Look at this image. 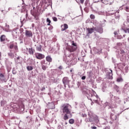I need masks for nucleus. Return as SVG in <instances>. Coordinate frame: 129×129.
<instances>
[{"label":"nucleus","instance_id":"f704fd0d","mask_svg":"<svg viewBox=\"0 0 129 129\" xmlns=\"http://www.w3.org/2000/svg\"><path fill=\"white\" fill-rule=\"evenodd\" d=\"M123 32H124V33H128V34H129V28H126V29H123Z\"/></svg>","mask_w":129,"mask_h":129},{"label":"nucleus","instance_id":"aec40b11","mask_svg":"<svg viewBox=\"0 0 129 129\" xmlns=\"http://www.w3.org/2000/svg\"><path fill=\"white\" fill-rule=\"evenodd\" d=\"M6 39H7V38L6 37V35H2L0 37L1 42H5V41H6Z\"/></svg>","mask_w":129,"mask_h":129},{"label":"nucleus","instance_id":"864d4df0","mask_svg":"<svg viewBox=\"0 0 129 129\" xmlns=\"http://www.w3.org/2000/svg\"><path fill=\"white\" fill-rule=\"evenodd\" d=\"M72 45H73V46H72L73 47H75V46H77V45H76V43H75L74 42L73 43Z\"/></svg>","mask_w":129,"mask_h":129},{"label":"nucleus","instance_id":"f03ea898","mask_svg":"<svg viewBox=\"0 0 129 129\" xmlns=\"http://www.w3.org/2000/svg\"><path fill=\"white\" fill-rule=\"evenodd\" d=\"M114 102L113 101H110L109 102H106L104 104V106H109V108H111L113 107H116L117 104H119L121 103V100L119 99V97H114Z\"/></svg>","mask_w":129,"mask_h":129},{"label":"nucleus","instance_id":"5fc2aeb1","mask_svg":"<svg viewBox=\"0 0 129 129\" xmlns=\"http://www.w3.org/2000/svg\"><path fill=\"white\" fill-rule=\"evenodd\" d=\"M102 23H103V24H105V23H106V20H103L102 21Z\"/></svg>","mask_w":129,"mask_h":129},{"label":"nucleus","instance_id":"c03bdc74","mask_svg":"<svg viewBox=\"0 0 129 129\" xmlns=\"http://www.w3.org/2000/svg\"><path fill=\"white\" fill-rule=\"evenodd\" d=\"M81 79H82V80H85V79H86V76H84L82 77Z\"/></svg>","mask_w":129,"mask_h":129},{"label":"nucleus","instance_id":"8fccbe9b","mask_svg":"<svg viewBox=\"0 0 129 129\" xmlns=\"http://www.w3.org/2000/svg\"><path fill=\"white\" fill-rule=\"evenodd\" d=\"M12 73H13V74H14L15 75L17 74V72H16L14 70H13Z\"/></svg>","mask_w":129,"mask_h":129},{"label":"nucleus","instance_id":"0eeeda50","mask_svg":"<svg viewBox=\"0 0 129 129\" xmlns=\"http://www.w3.org/2000/svg\"><path fill=\"white\" fill-rule=\"evenodd\" d=\"M62 81L64 87H66V85H68L70 82V80H69V78L67 77H64L62 79Z\"/></svg>","mask_w":129,"mask_h":129},{"label":"nucleus","instance_id":"9b49d317","mask_svg":"<svg viewBox=\"0 0 129 129\" xmlns=\"http://www.w3.org/2000/svg\"><path fill=\"white\" fill-rule=\"evenodd\" d=\"M94 3H98L101 2L102 4H104V5H108L109 3H110V0H93Z\"/></svg>","mask_w":129,"mask_h":129},{"label":"nucleus","instance_id":"ddd939ff","mask_svg":"<svg viewBox=\"0 0 129 129\" xmlns=\"http://www.w3.org/2000/svg\"><path fill=\"white\" fill-rule=\"evenodd\" d=\"M94 30L95 31L98 32V33H99L100 34H102V33H103V28H102V27H95Z\"/></svg>","mask_w":129,"mask_h":129},{"label":"nucleus","instance_id":"0e129e2a","mask_svg":"<svg viewBox=\"0 0 129 129\" xmlns=\"http://www.w3.org/2000/svg\"><path fill=\"white\" fill-rule=\"evenodd\" d=\"M17 60H20V56H18V57H17Z\"/></svg>","mask_w":129,"mask_h":129},{"label":"nucleus","instance_id":"e433bc0d","mask_svg":"<svg viewBox=\"0 0 129 129\" xmlns=\"http://www.w3.org/2000/svg\"><path fill=\"white\" fill-rule=\"evenodd\" d=\"M124 71H125V73H127V72H128V67H125Z\"/></svg>","mask_w":129,"mask_h":129},{"label":"nucleus","instance_id":"f3484780","mask_svg":"<svg viewBox=\"0 0 129 129\" xmlns=\"http://www.w3.org/2000/svg\"><path fill=\"white\" fill-rule=\"evenodd\" d=\"M61 28L62 31H65L67 30V29H68V25H67V24H64L63 25H62L61 26Z\"/></svg>","mask_w":129,"mask_h":129},{"label":"nucleus","instance_id":"de8ad7c7","mask_svg":"<svg viewBox=\"0 0 129 129\" xmlns=\"http://www.w3.org/2000/svg\"><path fill=\"white\" fill-rule=\"evenodd\" d=\"M117 45L119 46H121L122 44L120 42H118L117 43Z\"/></svg>","mask_w":129,"mask_h":129},{"label":"nucleus","instance_id":"f8f14e48","mask_svg":"<svg viewBox=\"0 0 129 129\" xmlns=\"http://www.w3.org/2000/svg\"><path fill=\"white\" fill-rule=\"evenodd\" d=\"M76 49H77V46H70L68 47V50L69 51V52H70L71 53H72V52H74L75 51H76Z\"/></svg>","mask_w":129,"mask_h":129},{"label":"nucleus","instance_id":"338daca9","mask_svg":"<svg viewBox=\"0 0 129 129\" xmlns=\"http://www.w3.org/2000/svg\"><path fill=\"white\" fill-rule=\"evenodd\" d=\"M77 84H78V87H79V83H78Z\"/></svg>","mask_w":129,"mask_h":129},{"label":"nucleus","instance_id":"6e6552de","mask_svg":"<svg viewBox=\"0 0 129 129\" xmlns=\"http://www.w3.org/2000/svg\"><path fill=\"white\" fill-rule=\"evenodd\" d=\"M17 111H20V112H22L25 110V105L24 104L21 103L20 105L18 106V107L16 108Z\"/></svg>","mask_w":129,"mask_h":129},{"label":"nucleus","instance_id":"9d476101","mask_svg":"<svg viewBox=\"0 0 129 129\" xmlns=\"http://www.w3.org/2000/svg\"><path fill=\"white\" fill-rule=\"evenodd\" d=\"M25 35L27 38H32L33 37V32L31 30H26Z\"/></svg>","mask_w":129,"mask_h":129},{"label":"nucleus","instance_id":"20e7f679","mask_svg":"<svg viewBox=\"0 0 129 129\" xmlns=\"http://www.w3.org/2000/svg\"><path fill=\"white\" fill-rule=\"evenodd\" d=\"M88 116L89 119H93L92 121H95L96 123H98L99 122L98 117L97 116L94 115L93 113H91V112L88 113Z\"/></svg>","mask_w":129,"mask_h":129},{"label":"nucleus","instance_id":"7ed1b4c3","mask_svg":"<svg viewBox=\"0 0 129 129\" xmlns=\"http://www.w3.org/2000/svg\"><path fill=\"white\" fill-rule=\"evenodd\" d=\"M69 107H70V105L68 104L63 105L61 107L62 113L67 114H71V111L70 110V109H69Z\"/></svg>","mask_w":129,"mask_h":129},{"label":"nucleus","instance_id":"a878e982","mask_svg":"<svg viewBox=\"0 0 129 129\" xmlns=\"http://www.w3.org/2000/svg\"><path fill=\"white\" fill-rule=\"evenodd\" d=\"M64 115L63 116V119L64 120H67V119H68V118H69V117L68 116V114H66V113H63Z\"/></svg>","mask_w":129,"mask_h":129},{"label":"nucleus","instance_id":"423d86ee","mask_svg":"<svg viewBox=\"0 0 129 129\" xmlns=\"http://www.w3.org/2000/svg\"><path fill=\"white\" fill-rule=\"evenodd\" d=\"M110 119L112 120V121L117 122L118 121V115L111 113L110 115Z\"/></svg>","mask_w":129,"mask_h":129},{"label":"nucleus","instance_id":"4468645a","mask_svg":"<svg viewBox=\"0 0 129 129\" xmlns=\"http://www.w3.org/2000/svg\"><path fill=\"white\" fill-rule=\"evenodd\" d=\"M87 31V34L89 35V34H92L95 30L94 29V28H88L86 29Z\"/></svg>","mask_w":129,"mask_h":129},{"label":"nucleus","instance_id":"4be33fe9","mask_svg":"<svg viewBox=\"0 0 129 129\" xmlns=\"http://www.w3.org/2000/svg\"><path fill=\"white\" fill-rule=\"evenodd\" d=\"M85 6L86 8H89L90 7V4L89 0H86L85 3Z\"/></svg>","mask_w":129,"mask_h":129},{"label":"nucleus","instance_id":"4d7b16f0","mask_svg":"<svg viewBox=\"0 0 129 129\" xmlns=\"http://www.w3.org/2000/svg\"><path fill=\"white\" fill-rule=\"evenodd\" d=\"M110 23H113V24L114 23V19H112L111 21H110Z\"/></svg>","mask_w":129,"mask_h":129},{"label":"nucleus","instance_id":"2eb2a0df","mask_svg":"<svg viewBox=\"0 0 129 129\" xmlns=\"http://www.w3.org/2000/svg\"><path fill=\"white\" fill-rule=\"evenodd\" d=\"M8 57L11 59H14L15 58V54L13 52L12 50H10V51L8 53Z\"/></svg>","mask_w":129,"mask_h":129},{"label":"nucleus","instance_id":"473e14b6","mask_svg":"<svg viewBox=\"0 0 129 129\" xmlns=\"http://www.w3.org/2000/svg\"><path fill=\"white\" fill-rule=\"evenodd\" d=\"M117 82H122L123 80L122 78H118L116 80Z\"/></svg>","mask_w":129,"mask_h":129},{"label":"nucleus","instance_id":"b1692460","mask_svg":"<svg viewBox=\"0 0 129 129\" xmlns=\"http://www.w3.org/2000/svg\"><path fill=\"white\" fill-rule=\"evenodd\" d=\"M36 50L39 52H42V45H38L36 46Z\"/></svg>","mask_w":129,"mask_h":129},{"label":"nucleus","instance_id":"c9c22d12","mask_svg":"<svg viewBox=\"0 0 129 129\" xmlns=\"http://www.w3.org/2000/svg\"><path fill=\"white\" fill-rule=\"evenodd\" d=\"M125 53V52L124 51V50H123L122 49H120V54L123 55V54H124Z\"/></svg>","mask_w":129,"mask_h":129},{"label":"nucleus","instance_id":"6ab92c4d","mask_svg":"<svg viewBox=\"0 0 129 129\" xmlns=\"http://www.w3.org/2000/svg\"><path fill=\"white\" fill-rule=\"evenodd\" d=\"M12 35L14 38L17 39L18 38V36H19V33L17 32L16 31H14L12 32Z\"/></svg>","mask_w":129,"mask_h":129},{"label":"nucleus","instance_id":"39448f33","mask_svg":"<svg viewBox=\"0 0 129 129\" xmlns=\"http://www.w3.org/2000/svg\"><path fill=\"white\" fill-rule=\"evenodd\" d=\"M40 65L41 66V68L42 70H44V71L47 70V68H48V62L46 61L45 60H42L40 62Z\"/></svg>","mask_w":129,"mask_h":129},{"label":"nucleus","instance_id":"603ef678","mask_svg":"<svg viewBox=\"0 0 129 129\" xmlns=\"http://www.w3.org/2000/svg\"><path fill=\"white\" fill-rule=\"evenodd\" d=\"M58 69H60V70H62L63 69V67L62 66H60L58 67Z\"/></svg>","mask_w":129,"mask_h":129},{"label":"nucleus","instance_id":"13d9d810","mask_svg":"<svg viewBox=\"0 0 129 129\" xmlns=\"http://www.w3.org/2000/svg\"><path fill=\"white\" fill-rule=\"evenodd\" d=\"M45 89H46V88H45V87H43V88L41 89V91H44V90H45Z\"/></svg>","mask_w":129,"mask_h":129},{"label":"nucleus","instance_id":"c756f323","mask_svg":"<svg viewBox=\"0 0 129 129\" xmlns=\"http://www.w3.org/2000/svg\"><path fill=\"white\" fill-rule=\"evenodd\" d=\"M75 122V121L74 120V119H70L69 121V122L70 123V124H73Z\"/></svg>","mask_w":129,"mask_h":129},{"label":"nucleus","instance_id":"49530a36","mask_svg":"<svg viewBox=\"0 0 129 129\" xmlns=\"http://www.w3.org/2000/svg\"><path fill=\"white\" fill-rule=\"evenodd\" d=\"M91 128L92 129H97V127L95 126H92L91 127Z\"/></svg>","mask_w":129,"mask_h":129},{"label":"nucleus","instance_id":"37998d69","mask_svg":"<svg viewBox=\"0 0 129 129\" xmlns=\"http://www.w3.org/2000/svg\"><path fill=\"white\" fill-rule=\"evenodd\" d=\"M90 18L93 19H95V16L94 15L92 14L90 15Z\"/></svg>","mask_w":129,"mask_h":129},{"label":"nucleus","instance_id":"a19ab883","mask_svg":"<svg viewBox=\"0 0 129 129\" xmlns=\"http://www.w3.org/2000/svg\"><path fill=\"white\" fill-rule=\"evenodd\" d=\"M103 119H105V122L104 123H102V124H106V123H107V118H103Z\"/></svg>","mask_w":129,"mask_h":129},{"label":"nucleus","instance_id":"1a4fd4ad","mask_svg":"<svg viewBox=\"0 0 129 129\" xmlns=\"http://www.w3.org/2000/svg\"><path fill=\"white\" fill-rule=\"evenodd\" d=\"M35 57L39 60H42V59H44V58H45V55L40 53H36Z\"/></svg>","mask_w":129,"mask_h":129},{"label":"nucleus","instance_id":"69168bd1","mask_svg":"<svg viewBox=\"0 0 129 129\" xmlns=\"http://www.w3.org/2000/svg\"><path fill=\"white\" fill-rule=\"evenodd\" d=\"M102 90L103 91V92H104V89L103 88H102Z\"/></svg>","mask_w":129,"mask_h":129},{"label":"nucleus","instance_id":"f257e3e1","mask_svg":"<svg viewBox=\"0 0 129 129\" xmlns=\"http://www.w3.org/2000/svg\"><path fill=\"white\" fill-rule=\"evenodd\" d=\"M84 91H85L87 94H90L91 98H89L88 97V99H90L91 101H94L95 103H99V100H100V99L99 98V97H98L95 91H94L92 89H87L86 90H84Z\"/></svg>","mask_w":129,"mask_h":129},{"label":"nucleus","instance_id":"a211bd4d","mask_svg":"<svg viewBox=\"0 0 129 129\" xmlns=\"http://www.w3.org/2000/svg\"><path fill=\"white\" fill-rule=\"evenodd\" d=\"M35 52V49L33 47L29 48L28 49V52L30 55H34V52Z\"/></svg>","mask_w":129,"mask_h":129},{"label":"nucleus","instance_id":"052dcab7","mask_svg":"<svg viewBox=\"0 0 129 129\" xmlns=\"http://www.w3.org/2000/svg\"><path fill=\"white\" fill-rule=\"evenodd\" d=\"M4 101H1V105H4Z\"/></svg>","mask_w":129,"mask_h":129},{"label":"nucleus","instance_id":"72a5a7b5","mask_svg":"<svg viewBox=\"0 0 129 129\" xmlns=\"http://www.w3.org/2000/svg\"><path fill=\"white\" fill-rule=\"evenodd\" d=\"M46 22L47 23H48L47 25V26H50V24H51V20H50V19L49 18H47L46 19Z\"/></svg>","mask_w":129,"mask_h":129},{"label":"nucleus","instance_id":"79ce46f5","mask_svg":"<svg viewBox=\"0 0 129 129\" xmlns=\"http://www.w3.org/2000/svg\"><path fill=\"white\" fill-rule=\"evenodd\" d=\"M125 11H126V12H129V7H125Z\"/></svg>","mask_w":129,"mask_h":129},{"label":"nucleus","instance_id":"dca6fc26","mask_svg":"<svg viewBox=\"0 0 129 129\" xmlns=\"http://www.w3.org/2000/svg\"><path fill=\"white\" fill-rule=\"evenodd\" d=\"M110 72L107 74V78L108 79H112V70H110Z\"/></svg>","mask_w":129,"mask_h":129},{"label":"nucleus","instance_id":"e2e57ef3","mask_svg":"<svg viewBox=\"0 0 129 129\" xmlns=\"http://www.w3.org/2000/svg\"><path fill=\"white\" fill-rule=\"evenodd\" d=\"M83 116L84 117H86V114H84V115H83Z\"/></svg>","mask_w":129,"mask_h":129},{"label":"nucleus","instance_id":"bf43d9fd","mask_svg":"<svg viewBox=\"0 0 129 129\" xmlns=\"http://www.w3.org/2000/svg\"><path fill=\"white\" fill-rule=\"evenodd\" d=\"M114 35H115V36H116V35H117V32L114 31Z\"/></svg>","mask_w":129,"mask_h":129},{"label":"nucleus","instance_id":"a18cd8bd","mask_svg":"<svg viewBox=\"0 0 129 129\" xmlns=\"http://www.w3.org/2000/svg\"><path fill=\"white\" fill-rule=\"evenodd\" d=\"M120 16H119V15H115V19H119V17H120Z\"/></svg>","mask_w":129,"mask_h":129},{"label":"nucleus","instance_id":"c85d7f7f","mask_svg":"<svg viewBox=\"0 0 129 129\" xmlns=\"http://www.w3.org/2000/svg\"><path fill=\"white\" fill-rule=\"evenodd\" d=\"M114 89L117 92H119V87L116 85L114 87Z\"/></svg>","mask_w":129,"mask_h":129},{"label":"nucleus","instance_id":"6e6d98bb","mask_svg":"<svg viewBox=\"0 0 129 129\" xmlns=\"http://www.w3.org/2000/svg\"><path fill=\"white\" fill-rule=\"evenodd\" d=\"M103 129H110V126H106L105 128H104Z\"/></svg>","mask_w":129,"mask_h":129},{"label":"nucleus","instance_id":"bb28decb","mask_svg":"<svg viewBox=\"0 0 129 129\" xmlns=\"http://www.w3.org/2000/svg\"><path fill=\"white\" fill-rule=\"evenodd\" d=\"M27 70H28V71H32V70H33V69H34V68H33V67L32 66H27Z\"/></svg>","mask_w":129,"mask_h":129},{"label":"nucleus","instance_id":"7c9ffc66","mask_svg":"<svg viewBox=\"0 0 129 129\" xmlns=\"http://www.w3.org/2000/svg\"><path fill=\"white\" fill-rule=\"evenodd\" d=\"M93 120V119H89V118H86L85 119V121L86 122H88L89 121L91 122Z\"/></svg>","mask_w":129,"mask_h":129},{"label":"nucleus","instance_id":"58836bf2","mask_svg":"<svg viewBox=\"0 0 129 129\" xmlns=\"http://www.w3.org/2000/svg\"><path fill=\"white\" fill-rule=\"evenodd\" d=\"M14 43H11L10 45V48L13 49L14 48Z\"/></svg>","mask_w":129,"mask_h":129},{"label":"nucleus","instance_id":"2f4dec72","mask_svg":"<svg viewBox=\"0 0 129 129\" xmlns=\"http://www.w3.org/2000/svg\"><path fill=\"white\" fill-rule=\"evenodd\" d=\"M0 77H1V78H2V80L3 81H5V75H4V74H0Z\"/></svg>","mask_w":129,"mask_h":129},{"label":"nucleus","instance_id":"393cba45","mask_svg":"<svg viewBox=\"0 0 129 129\" xmlns=\"http://www.w3.org/2000/svg\"><path fill=\"white\" fill-rule=\"evenodd\" d=\"M26 11H27V6H22V8L21 9L22 13H24V12H26Z\"/></svg>","mask_w":129,"mask_h":129},{"label":"nucleus","instance_id":"774afa93","mask_svg":"<svg viewBox=\"0 0 129 129\" xmlns=\"http://www.w3.org/2000/svg\"><path fill=\"white\" fill-rule=\"evenodd\" d=\"M28 14H26V17H28Z\"/></svg>","mask_w":129,"mask_h":129},{"label":"nucleus","instance_id":"412c9836","mask_svg":"<svg viewBox=\"0 0 129 129\" xmlns=\"http://www.w3.org/2000/svg\"><path fill=\"white\" fill-rule=\"evenodd\" d=\"M46 60L47 61V62H49V63L52 62V57H51V56L50 55L47 56L46 57Z\"/></svg>","mask_w":129,"mask_h":129},{"label":"nucleus","instance_id":"4c0bfd02","mask_svg":"<svg viewBox=\"0 0 129 129\" xmlns=\"http://www.w3.org/2000/svg\"><path fill=\"white\" fill-rule=\"evenodd\" d=\"M117 39H118L119 40H121V39H122V36H121V35H117Z\"/></svg>","mask_w":129,"mask_h":129},{"label":"nucleus","instance_id":"09e8293b","mask_svg":"<svg viewBox=\"0 0 129 129\" xmlns=\"http://www.w3.org/2000/svg\"><path fill=\"white\" fill-rule=\"evenodd\" d=\"M84 1L85 0H80V2L81 4H84Z\"/></svg>","mask_w":129,"mask_h":129},{"label":"nucleus","instance_id":"cd10ccee","mask_svg":"<svg viewBox=\"0 0 129 129\" xmlns=\"http://www.w3.org/2000/svg\"><path fill=\"white\" fill-rule=\"evenodd\" d=\"M9 11L10 9H8V11L5 9L4 10H1V12L2 13H3V14H4V15H6V14H7L8 12H9Z\"/></svg>","mask_w":129,"mask_h":129},{"label":"nucleus","instance_id":"3c124183","mask_svg":"<svg viewBox=\"0 0 129 129\" xmlns=\"http://www.w3.org/2000/svg\"><path fill=\"white\" fill-rule=\"evenodd\" d=\"M125 87H129V83L125 84Z\"/></svg>","mask_w":129,"mask_h":129},{"label":"nucleus","instance_id":"5701e85b","mask_svg":"<svg viewBox=\"0 0 129 129\" xmlns=\"http://www.w3.org/2000/svg\"><path fill=\"white\" fill-rule=\"evenodd\" d=\"M4 30H5L6 32H10V25L6 24Z\"/></svg>","mask_w":129,"mask_h":129},{"label":"nucleus","instance_id":"680f3d73","mask_svg":"<svg viewBox=\"0 0 129 129\" xmlns=\"http://www.w3.org/2000/svg\"><path fill=\"white\" fill-rule=\"evenodd\" d=\"M52 105L53 106V108H51L52 109H53V108H55V105H54L53 104H52Z\"/></svg>","mask_w":129,"mask_h":129},{"label":"nucleus","instance_id":"ea45409f","mask_svg":"<svg viewBox=\"0 0 129 129\" xmlns=\"http://www.w3.org/2000/svg\"><path fill=\"white\" fill-rule=\"evenodd\" d=\"M52 19H53V21H54V22H57V21H58V19H57V18L55 17H52Z\"/></svg>","mask_w":129,"mask_h":129}]
</instances>
